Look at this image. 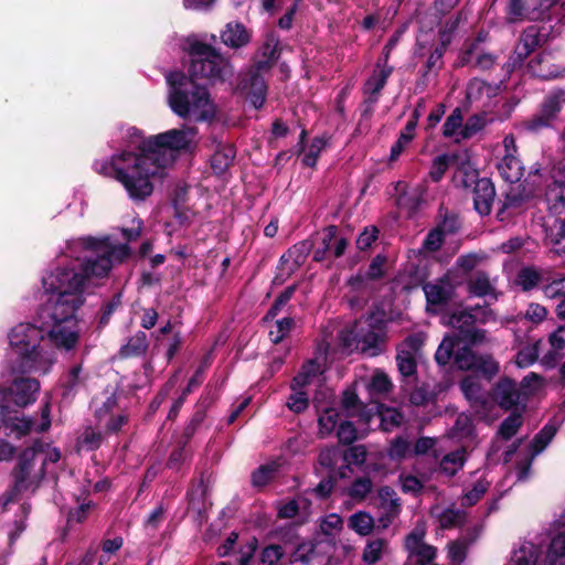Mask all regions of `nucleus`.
Segmentation results:
<instances>
[{
  "mask_svg": "<svg viewBox=\"0 0 565 565\" xmlns=\"http://www.w3.org/2000/svg\"><path fill=\"white\" fill-rule=\"evenodd\" d=\"M46 326L19 323L8 334L9 343L18 353L13 370L20 373H31L38 370L41 358V341L46 337Z\"/></svg>",
  "mask_w": 565,
  "mask_h": 565,
  "instance_id": "nucleus-7",
  "label": "nucleus"
},
{
  "mask_svg": "<svg viewBox=\"0 0 565 565\" xmlns=\"http://www.w3.org/2000/svg\"><path fill=\"white\" fill-rule=\"evenodd\" d=\"M211 405V399L209 397L200 398L194 407V412L183 428L182 434L180 435V439L184 443H190L200 426L206 418V411Z\"/></svg>",
  "mask_w": 565,
  "mask_h": 565,
  "instance_id": "nucleus-25",
  "label": "nucleus"
},
{
  "mask_svg": "<svg viewBox=\"0 0 565 565\" xmlns=\"http://www.w3.org/2000/svg\"><path fill=\"white\" fill-rule=\"evenodd\" d=\"M439 284H427L424 286V292L428 305L431 306H446L454 295L455 288L461 285V280L457 278L456 270H447Z\"/></svg>",
  "mask_w": 565,
  "mask_h": 565,
  "instance_id": "nucleus-17",
  "label": "nucleus"
},
{
  "mask_svg": "<svg viewBox=\"0 0 565 565\" xmlns=\"http://www.w3.org/2000/svg\"><path fill=\"white\" fill-rule=\"evenodd\" d=\"M411 452V444L403 436H396L390 441V446L387 448V456L391 460L401 462Z\"/></svg>",
  "mask_w": 565,
  "mask_h": 565,
  "instance_id": "nucleus-45",
  "label": "nucleus"
},
{
  "mask_svg": "<svg viewBox=\"0 0 565 565\" xmlns=\"http://www.w3.org/2000/svg\"><path fill=\"white\" fill-rule=\"evenodd\" d=\"M195 130L188 129H170L168 131L150 136L141 140L139 143L142 150L150 153L154 161L159 162L167 170L175 161L177 153L186 150L192 142Z\"/></svg>",
  "mask_w": 565,
  "mask_h": 565,
  "instance_id": "nucleus-8",
  "label": "nucleus"
},
{
  "mask_svg": "<svg viewBox=\"0 0 565 565\" xmlns=\"http://www.w3.org/2000/svg\"><path fill=\"white\" fill-rule=\"evenodd\" d=\"M454 433L461 438H469L475 435V424L470 414L460 413L454 425Z\"/></svg>",
  "mask_w": 565,
  "mask_h": 565,
  "instance_id": "nucleus-56",
  "label": "nucleus"
},
{
  "mask_svg": "<svg viewBox=\"0 0 565 565\" xmlns=\"http://www.w3.org/2000/svg\"><path fill=\"white\" fill-rule=\"evenodd\" d=\"M526 202V195L523 194L519 189L511 188L505 194L501 202V206L498 211V216L503 220V214L509 210H519Z\"/></svg>",
  "mask_w": 565,
  "mask_h": 565,
  "instance_id": "nucleus-40",
  "label": "nucleus"
},
{
  "mask_svg": "<svg viewBox=\"0 0 565 565\" xmlns=\"http://www.w3.org/2000/svg\"><path fill=\"white\" fill-rule=\"evenodd\" d=\"M490 396L493 404H497L503 411H513L520 408L521 392L516 387L514 380L504 376L501 377L491 388Z\"/></svg>",
  "mask_w": 565,
  "mask_h": 565,
  "instance_id": "nucleus-18",
  "label": "nucleus"
},
{
  "mask_svg": "<svg viewBox=\"0 0 565 565\" xmlns=\"http://www.w3.org/2000/svg\"><path fill=\"white\" fill-rule=\"evenodd\" d=\"M83 246L90 253L86 256L81 265V271H76V275L83 277V288L87 279L92 277L104 278L107 277L111 270V260L104 253H99L96 247L89 246L88 237L83 238Z\"/></svg>",
  "mask_w": 565,
  "mask_h": 565,
  "instance_id": "nucleus-15",
  "label": "nucleus"
},
{
  "mask_svg": "<svg viewBox=\"0 0 565 565\" xmlns=\"http://www.w3.org/2000/svg\"><path fill=\"white\" fill-rule=\"evenodd\" d=\"M544 199L551 214H561L565 209V159L555 162L550 170Z\"/></svg>",
  "mask_w": 565,
  "mask_h": 565,
  "instance_id": "nucleus-13",
  "label": "nucleus"
},
{
  "mask_svg": "<svg viewBox=\"0 0 565 565\" xmlns=\"http://www.w3.org/2000/svg\"><path fill=\"white\" fill-rule=\"evenodd\" d=\"M564 4L558 0H509L505 7L507 20L511 23L523 20L561 22L565 17Z\"/></svg>",
  "mask_w": 565,
  "mask_h": 565,
  "instance_id": "nucleus-9",
  "label": "nucleus"
},
{
  "mask_svg": "<svg viewBox=\"0 0 565 565\" xmlns=\"http://www.w3.org/2000/svg\"><path fill=\"white\" fill-rule=\"evenodd\" d=\"M367 457V450L364 445H350L342 452V460L349 465L362 466Z\"/></svg>",
  "mask_w": 565,
  "mask_h": 565,
  "instance_id": "nucleus-57",
  "label": "nucleus"
},
{
  "mask_svg": "<svg viewBox=\"0 0 565 565\" xmlns=\"http://www.w3.org/2000/svg\"><path fill=\"white\" fill-rule=\"evenodd\" d=\"M284 550L278 544H270L262 550L260 563L264 565H277L284 557Z\"/></svg>",
  "mask_w": 565,
  "mask_h": 565,
  "instance_id": "nucleus-64",
  "label": "nucleus"
},
{
  "mask_svg": "<svg viewBox=\"0 0 565 565\" xmlns=\"http://www.w3.org/2000/svg\"><path fill=\"white\" fill-rule=\"evenodd\" d=\"M565 107V88L551 89L539 104L537 110L521 122V129L527 134H539L554 128Z\"/></svg>",
  "mask_w": 565,
  "mask_h": 565,
  "instance_id": "nucleus-10",
  "label": "nucleus"
},
{
  "mask_svg": "<svg viewBox=\"0 0 565 565\" xmlns=\"http://www.w3.org/2000/svg\"><path fill=\"white\" fill-rule=\"evenodd\" d=\"M188 56L186 73L170 71L164 76L169 106L182 119L194 116L196 121H210L215 106L209 87L225 83L233 67L214 46L200 41L190 45Z\"/></svg>",
  "mask_w": 565,
  "mask_h": 565,
  "instance_id": "nucleus-1",
  "label": "nucleus"
},
{
  "mask_svg": "<svg viewBox=\"0 0 565 565\" xmlns=\"http://www.w3.org/2000/svg\"><path fill=\"white\" fill-rule=\"evenodd\" d=\"M459 387L468 403L486 393L481 384L470 375L460 380Z\"/></svg>",
  "mask_w": 565,
  "mask_h": 565,
  "instance_id": "nucleus-54",
  "label": "nucleus"
},
{
  "mask_svg": "<svg viewBox=\"0 0 565 565\" xmlns=\"http://www.w3.org/2000/svg\"><path fill=\"white\" fill-rule=\"evenodd\" d=\"M446 235L436 226H434L426 235L423 242V248L427 252L435 253L439 250L445 243Z\"/></svg>",
  "mask_w": 565,
  "mask_h": 565,
  "instance_id": "nucleus-62",
  "label": "nucleus"
},
{
  "mask_svg": "<svg viewBox=\"0 0 565 565\" xmlns=\"http://www.w3.org/2000/svg\"><path fill=\"white\" fill-rule=\"evenodd\" d=\"M541 279V274L534 267H523L518 273L516 284L523 291H530L537 287Z\"/></svg>",
  "mask_w": 565,
  "mask_h": 565,
  "instance_id": "nucleus-47",
  "label": "nucleus"
},
{
  "mask_svg": "<svg viewBox=\"0 0 565 565\" xmlns=\"http://www.w3.org/2000/svg\"><path fill=\"white\" fill-rule=\"evenodd\" d=\"M348 526L356 534L361 536H367L373 532L375 522L370 513L365 511H359L350 515L348 520Z\"/></svg>",
  "mask_w": 565,
  "mask_h": 565,
  "instance_id": "nucleus-34",
  "label": "nucleus"
},
{
  "mask_svg": "<svg viewBox=\"0 0 565 565\" xmlns=\"http://www.w3.org/2000/svg\"><path fill=\"white\" fill-rule=\"evenodd\" d=\"M480 258L477 254L469 253L460 255L450 270H456L457 278L463 281V276L469 275L478 265Z\"/></svg>",
  "mask_w": 565,
  "mask_h": 565,
  "instance_id": "nucleus-46",
  "label": "nucleus"
},
{
  "mask_svg": "<svg viewBox=\"0 0 565 565\" xmlns=\"http://www.w3.org/2000/svg\"><path fill=\"white\" fill-rule=\"evenodd\" d=\"M381 428L384 431H391L393 428L402 425L403 414L394 407H385L380 412Z\"/></svg>",
  "mask_w": 565,
  "mask_h": 565,
  "instance_id": "nucleus-55",
  "label": "nucleus"
},
{
  "mask_svg": "<svg viewBox=\"0 0 565 565\" xmlns=\"http://www.w3.org/2000/svg\"><path fill=\"white\" fill-rule=\"evenodd\" d=\"M337 437L340 444L350 446L356 440L358 430L353 423L344 420L338 427Z\"/></svg>",
  "mask_w": 565,
  "mask_h": 565,
  "instance_id": "nucleus-63",
  "label": "nucleus"
},
{
  "mask_svg": "<svg viewBox=\"0 0 565 565\" xmlns=\"http://www.w3.org/2000/svg\"><path fill=\"white\" fill-rule=\"evenodd\" d=\"M467 290L476 297H486L494 292V287L490 282L487 271L478 270L475 276L467 281Z\"/></svg>",
  "mask_w": 565,
  "mask_h": 565,
  "instance_id": "nucleus-31",
  "label": "nucleus"
},
{
  "mask_svg": "<svg viewBox=\"0 0 565 565\" xmlns=\"http://www.w3.org/2000/svg\"><path fill=\"white\" fill-rule=\"evenodd\" d=\"M237 90L255 109H260L266 102L267 85L264 76L257 71H247L242 74Z\"/></svg>",
  "mask_w": 565,
  "mask_h": 565,
  "instance_id": "nucleus-14",
  "label": "nucleus"
},
{
  "mask_svg": "<svg viewBox=\"0 0 565 565\" xmlns=\"http://www.w3.org/2000/svg\"><path fill=\"white\" fill-rule=\"evenodd\" d=\"M524 409L525 405H523L521 408H515L511 411L510 415L502 420L498 429V435L503 440H510L514 435H516L523 424L522 413Z\"/></svg>",
  "mask_w": 565,
  "mask_h": 565,
  "instance_id": "nucleus-30",
  "label": "nucleus"
},
{
  "mask_svg": "<svg viewBox=\"0 0 565 565\" xmlns=\"http://www.w3.org/2000/svg\"><path fill=\"white\" fill-rule=\"evenodd\" d=\"M103 439L104 437L100 431H95L92 427H87L77 438L76 446L79 450L94 451L100 447Z\"/></svg>",
  "mask_w": 565,
  "mask_h": 565,
  "instance_id": "nucleus-42",
  "label": "nucleus"
},
{
  "mask_svg": "<svg viewBox=\"0 0 565 565\" xmlns=\"http://www.w3.org/2000/svg\"><path fill=\"white\" fill-rule=\"evenodd\" d=\"M537 561L539 551L534 545L522 546L514 552L511 565H536Z\"/></svg>",
  "mask_w": 565,
  "mask_h": 565,
  "instance_id": "nucleus-53",
  "label": "nucleus"
},
{
  "mask_svg": "<svg viewBox=\"0 0 565 565\" xmlns=\"http://www.w3.org/2000/svg\"><path fill=\"white\" fill-rule=\"evenodd\" d=\"M315 247V242L310 238L300 241L289 247L286 253H284L279 258V269H282L284 266L291 259L292 263L288 267L287 277H290L295 271H297L306 262L309 254L312 252Z\"/></svg>",
  "mask_w": 565,
  "mask_h": 565,
  "instance_id": "nucleus-19",
  "label": "nucleus"
},
{
  "mask_svg": "<svg viewBox=\"0 0 565 565\" xmlns=\"http://www.w3.org/2000/svg\"><path fill=\"white\" fill-rule=\"evenodd\" d=\"M394 190L396 192L395 205L398 209L405 210L408 218L415 217L425 203L426 189L418 185L409 190L405 181H397L394 183Z\"/></svg>",
  "mask_w": 565,
  "mask_h": 565,
  "instance_id": "nucleus-16",
  "label": "nucleus"
},
{
  "mask_svg": "<svg viewBox=\"0 0 565 565\" xmlns=\"http://www.w3.org/2000/svg\"><path fill=\"white\" fill-rule=\"evenodd\" d=\"M280 465L277 461L260 465L252 472V484L257 488L267 486L276 477Z\"/></svg>",
  "mask_w": 565,
  "mask_h": 565,
  "instance_id": "nucleus-35",
  "label": "nucleus"
},
{
  "mask_svg": "<svg viewBox=\"0 0 565 565\" xmlns=\"http://www.w3.org/2000/svg\"><path fill=\"white\" fill-rule=\"evenodd\" d=\"M392 388V381L383 371H376L367 384V390L371 395H384L390 393Z\"/></svg>",
  "mask_w": 565,
  "mask_h": 565,
  "instance_id": "nucleus-44",
  "label": "nucleus"
},
{
  "mask_svg": "<svg viewBox=\"0 0 565 565\" xmlns=\"http://www.w3.org/2000/svg\"><path fill=\"white\" fill-rule=\"evenodd\" d=\"M190 443H184L182 439L177 440L175 447L169 455L166 466L170 470L179 471L183 463L192 459L193 452L189 448Z\"/></svg>",
  "mask_w": 565,
  "mask_h": 565,
  "instance_id": "nucleus-33",
  "label": "nucleus"
},
{
  "mask_svg": "<svg viewBox=\"0 0 565 565\" xmlns=\"http://www.w3.org/2000/svg\"><path fill=\"white\" fill-rule=\"evenodd\" d=\"M387 547L388 541L386 539L379 537L367 541L362 554L363 562L367 564L377 563L382 558V555L387 550Z\"/></svg>",
  "mask_w": 565,
  "mask_h": 565,
  "instance_id": "nucleus-37",
  "label": "nucleus"
},
{
  "mask_svg": "<svg viewBox=\"0 0 565 565\" xmlns=\"http://www.w3.org/2000/svg\"><path fill=\"white\" fill-rule=\"evenodd\" d=\"M373 484L370 477L356 478L348 489V495L354 500H364L372 491Z\"/></svg>",
  "mask_w": 565,
  "mask_h": 565,
  "instance_id": "nucleus-51",
  "label": "nucleus"
},
{
  "mask_svg": "<svg viewBox=\"0 0 565 565\" xmlns=\"http://www.w3.org/2000/svg\"><path fill=\"white\" fill-rule=\"evenodd\" d=\"M461 184L463 188L473 186V207L481 216H487L492 211L495 199V188L491 179L478 178V172H466Z\"/></svg>",
  "mask_w": 565,
  "mask_h": 565,
  "instance_id": "nucleus-12",
  "label": "nucleus"
},
{
  "mask_svg": "<svg viewBox=\"0 0 565 565\" xmlns=\"http://www.w3.org/2000/svg\"><path fill=\"white\" fill-rule=\"evenodd\" d=\"M546 239L557 254H565V217L557 220L546 234Z\"/></svg>",
  "mask_w": 565,
  "mask_h": 565,
  "instance_id": "nucleus-39",
  "label": "nucleus"
},
{
  "mask_svg": "<svg viewBox=\"0 0 565 565\" xmlns=\"http://www.w3.org/2000/svg\"><path fill=\"white\" fill-rule=\"evenodd\" d=\"M465 456L460 450L445 455L440 461V470L449 477H454L465 465Z\"/></svg>",
  "mask_w": 565,
  "mask_h": 565,
  "instance_id": "nucleus-43",
  "label": "nucleus"
},
{
  "mask_svg": "<svg viewBox=\"0 0 565 565\" xmlns=\"http://www.w3.org/2000/svg\"><path fill=\"white\" fill-rule=\"evenodd\" d=\"M39 390V381L30 377H17L9 387L2 390L0 417L7 435L21 438L30 433L33 420L24 417L20 408L34 403Z\"/></svg>",
  "mask_w": 565,
  "mask_h": 565,
  "instance_id": "nucleus-6",
  "label": "nucleus"
},
{
  "mask_svg": "<svg viewBox=\"0 0 565 565\" xmlns=\"http://www.w3.org/2000/svg\"><path fill=\"white\" fill-rule=\"evenodd\" d=\"M95 171L119 182L132 202H143L152 195L156 183L162 182L167 170L154 158L137 146V151H121L109 160L94 163Z\"/></svg>",
  "mask_w": 565,
  "mask_h": 565,
  "instance_id": "nucleus-4",
  "label": "nucleus"
},
{
  "mask_svg": "<svg viewBox=\"0 0 565 565\" xmlns=\"http://www.w3.org/2000/svg\"><path fill=\"white\" fill-rule=\"evenodd\" d=\"M449 157L446 153L437 156L431 163L429 178L433 182H439L449 168Z\"/></svg>",
  "mask_w": 565,
  "mask_h": 565,
  "instance_id": "nucleus-61",
  "label": "nucleus"
},
{
  "mask_svg": "<svg viewBox=\"0 0 565 565\" xmlns=\"http://www.w3.org/2000/svg\"><path fill=\"white\" fill-rule=\"evenodd\" d=\"M463 116L459 107L455 108L443 125V135L446 138L452 137L462 128Z\"/></svg>",
  "mask_w": 565,
  "mask_h": 565,
  "instance_id": "nucleus-60",
  "label": "nucleus"
},
{
  "mask_svg": "<svg viewBox=\"0 0 565 565\" xmlns=\"http://www.w3.org/2000/svg\"><path fill=\"white\" fill-rule=\"evenodd\" d=\"M387 324L386 311L375 306L365 317L341 331V342L344 348L355 349L370 358L379 356L386 351Z\"/></svg>",
  "mask_w": 565,
  "mask_h": 565,
  "instance_id": "nucleus-5",
  "label": "nucleus"
},
{
  "mask_svg": "<svg viewBox=\"0 0 565 565\" xmlns=\"http://www.w3.org/2000/svg\"><path fill=\"white\" fill-rule=\"evenodd\" d=\"M222 42L232 49H239L250 42V34L241 22H228L221 34Z\"/></svg>",
  "mask_w": 565,
  "mask_h": 565,
  "instance_id": "nucleus-24",
  "label": "nucleus"
},
{
  "mask_svg": "<svg viewBox=\"0 0 565 565\" xmlns=\"http://www.w3.org/2000/svg\"><path fill=\"white\" fill-rule=\"evenodd\" d=\"M122 305V292L117 291L113 295L110 300L105 302L98 315L97 329H104L110 321L113 315L121 307Z\"/></svg>",
  "mask_w": 565,
  "mask_h": 565,
  "instance_id": "nucleus-36",
  "label": "nucleus"
},
{
  "mask_svg": "<svg viewBox=\"0 0 565 565\" xmlns=\"http://www.w3.org/2000/svg\"><path fill=\"white\" fill-rule=\"evenodd\" d=\"M469 405L480 420L487 419L494 406L490 393H484L482 396L475 398Z\"/></svg>",
  "mask_w": 565,
  "mask_h": 565,
  "instance_id": "nucleus-52",
  "label": "nucleus"
},
{
  "mask_svg": "<svg viewBox=\"0 0 565 565\" xmlns=\"http://www.w3.org/2000/svg\"><path fill=\"white\" fill-rule=\"evenodd\" d=\"M88 244L89 246L96 247L99 253H104L105 256L110 258L111 267L114 266V263H124L131 254V249L128 244L113 245L109 237L96 238L88 236Z\"/></svg>",
  "mask_w": 565,
  "mask_h": 565,
  "instance_id": "nucleus-22",
  "label": "nucleus"
},
{
  "mask_svg": "<svg viewBox=\"0 0 565 565\" xmlns=\"http://www.w3.org/2000/svg\"><path fill=\"white\" fill-rule=\"evenodd\" d=\"M42 285L49 298L38 315L47 328L46 337L56 349L71 351L81 334L76 311L85 302L83 277L74 268L58 267L43 277Z\"/></svg>",
  "mask_w": 565,
  "mask_h": 565,
  "instance_id": "nucleus-2",
  "label": "nucleus"
},
{
  "mask_svg": "<svg viewBox=\"0 0 565 565\" xmlns=\"http://www.w3.org/2000/svg\"><path fill=\"white\" fill-rule=\"evenodd\" d=\"M544 28L536 24L526 26L520 34L518 44L505 64L508 73L520 68L524 61L547 40V34L542 31Z\"/></svg>",
  "mask_w": 565,
  "mask_h": 565,
  "instance_id": "nucleus-11",
  "label": "nucleus"
},
{
  "mask_svg": "<svg viewBox=\"0 0 565 565\" xmlns=\"http://www.w3.org/2000/svg\"><path fill=\"white\" fill-rule=\"evenodd\" d=\"M446 236L457 234L462 222L457 212L448 210L444 204H440L436 216V225Z\"/></svg>",
  "mask_w": 565,
  "mask_h": 565,
  "instance_id": "nucleus-28",
  "label": "nucleus"
},
{
  "mask_svg": "<svg viewBox=\"0 0 565 565\" xmlns=\"http://www.w3.org/2000/svg\"><path fill=\"white\" fill-rule=\"evenodd\" d=\"M340 459H342V451L335 446L323 448L318 456L319 465L328 469L329 473H335Z\"/></svg>",
  "mask_w": 565,
  "mask_h": 565,
  "instance_id": "nucleus-48",
  "label": "nucleus"
},
{
  "mask_svg": "<svg viewBox=\"0 0 565 565\" xmlns=\"http://www.w3.org/2000/svg\"><path fill=\"white\" fill-rule=\"evenodd\" d=\"M341 404L342 408L347 411L350 416L361 415V417H364L365 405L361 402L354 388L349 387L343 392ZM365 419L367 420L369 417L365 416Z\"/></svg>",
  "mask_w": 565,
  "mask_h": 565,
  "instance_id": "nucleus-41",
  "label": "nucleus"
},
{
  "mask_svg": "<svg viewBox=\"0 0 565 565\" xmlns=\"http://www.w3.org/2000/svg\"><path fill=\"white\" fill-rule=\"evenodd\" d=\"M395 359L398 372L402 376L409 377L416 375L417 362L415 355L412 354L411 351H407L404 348H397V354Z\"/></svg>",
  "mask_w": 565,
  "mask_h": 565,
  "instance_id": "nucleus-38",
  "label": "nucleus"
},
{
  "mask_svg": "<svg viewBox=\"0 0 565 565\" xmlns=\"http://www.w3.org/2000/svg\"><path fill=\"white\" fill-rule=\"evenodd\" d=\"M326 146L324 139L315 137L311 140L308 151L302 158V164L308 168H316L318 158Z\"/></svg>",
  "mask_w": 565,
  "mask_h": 565,
  "instance_id": "nucleus-59",
  "label": "nucleus"
},
{
  "mask_svg": "<svg viewBox=\"0 0 565 565\" xmlns=\"http://www.w3.org/2000/svg\"><path fill=\"white\" fill-rule=\"evenodd\" d=\"M149 349V341L146 332L137 331L130 337L126 344L121 345L118 351L120 359H130L143 356Z\"/></svg>",
  "mask_w": 565,
  "mask_h": 565,
  "instance_id": "nucleus-27",
  "label": "nucleus"
},
{
  "mask_svg": "<svg viewBox=\"0 0 565 565\" xmlns=\"http://www.w3.org/2000/svg\"><path fill=\"white\" fill-rule=\"evenodd\" d=\"M497 168L500 175L511 184L520 181L524 173L521 160L513 154H505Z\"/></svg>",
  "mask_w": 565,
  "mask_h": 565,
  "instance_id": "nucleus-29",
  "label": "nucleus"
},
{
  "mask_svg": "<svg viewBox=\"0 0 565 565\" xmlns=\"http://www.w3.org/2000/svg\"><path fill=\"white\" fill-rule=\"evenodd\" d=\"M545 565H565V530L557 533L551 541Z\"/></svg>",
  "mask_w": 565,
  "mask_h": 565,
  "instance_id": "nucleus-32",
  "label": "nucleus"
},
{
  "mask_svg": "<svg viewBox=\"0 0 565 565\" xmlns=\"http://www.w3.org/2000/svg\"><path fill=\"white\" fill-rule=\"evenodd\" d=\"M82 371V364H75L68 370L62 384L65 391L64 394H75L79 386L84 385L85 380L81 376Z\"/></svg>",
  "mask_w": 565,
  "mask_h": 565,
  "instance_id": "nucleus-49",
  "label": "nucleus"
},
{
  "mask_svg": "<svg viewBox=\"0 0 565 565\" xmlns=\"http://www.w3.org/2000/svg\"><path fill=\"white\" fill-rule=\"evenodd\" d=\"M486 125V119L481 115H472L470 116L462 128L458 131L460 139H470L481 129H483Z\"/></svg>",
  "mask_w": 565,
  "mask_h": 565,
  "instance_id": "nucleus-58",
  "label": "nucleus"
},
{
  "mask_svg": "<svg viewBox=\"0 0 565 565\" xmlns=\"http://www.w3.org/2000/svg\"><path fill=\"white\" fill-rule=\"evenodd\" d=\"M41 443L35 441L20 454L18 465L13 469L14 486L19 491L25 489V482L29 478L34 456L41 451Z\"/></svg>",
  "mask_w": 565,
  "mask_h": 565,
  "instance_id": "nucleus-21",
  "label": "nucleus"
},
{
  "mask_svg": "<svg viewBox=\"0 0 565 565\" xmlns=\"http://www.w3.org/2000/svg\"><path fill=\"white\" fill-rule=\"evenodd\" d=\"M236 157L234 145H220L211 157V168L216 175L225 173L233 166Z\"/></svg>",
  "mask_w": 565,
  "mask_h": 565,
  "instance_id": "nucleus-26",
  "label": "nucleus"
},
{
  "mask_svg": "<svg viewBox=\"0 0 565 565\" xmlns=\"http://www.w3.org/2000/svg\"><path fill=\"white\" fill-rule=\"evenodd\" d=\"M393 71V66H384L382 68L375 67L373 70L363 86V94L366 95L364 104L374 106L379 102L381 92L385 87Z\"/></svg>",
  "mask_w": 565,
  "mask_h": 565,
  "instance_id": "nucleus-20",
  "label": "nucleus"
},
{
  "mask_svg": "<svg viewBox=\"0 0 565 565\" xmlns=\"http://www.w3.org/2000/svg\"><path fill=\"white\" fill-rule=\"evenodd\" d=\"M552 57L546 53H539L527 63L530 73L541 79L548 81L556 78L559 74L558 67L551 62Z\"/></svg>",
  "mask_w": 565,
  "mask_h": 565,
  "instance_id": "nucleus-23",
  "label": "nucleus"
},
{
  "mask_svg": "<svg viewBox=\"0 0 565 565\" xmlns=\"http://www.w3.org/2000/svg\"><path fill=\"white\" fill-rule=\"evenodd\" d=\"M478 308L443 315V324L451 327L454 332L444 337L435 353V361L440 366H447L452 361L455 369L470 371L491 382L499 374V362L490 353L472 350L483 343L487 335V330L476 328L477 318L472 311Z\"/></svg>",
  "mask_w": 565,
  "mask_h": 565,
  "instance_id": "nucleus-3",
  "label": "nucleus"
},
{
  "mask_svg": "<svg viewBox=\"0 0 565 565\" xmlns=\"http://www.w3.org/2000/svg\"><path fill=\"white\" fill-rule=\"evenodd\" d=\"M557 433V427L553 424H546L543 428L534 436L532 447L534 454L543 451L546 446L552 441Z\"/></svg>",
  "mask_w": 565,
  "mask_h": 565,
  "instance_id": "nucleus-50",
  "label": "nucleus"
}]
</instances>
